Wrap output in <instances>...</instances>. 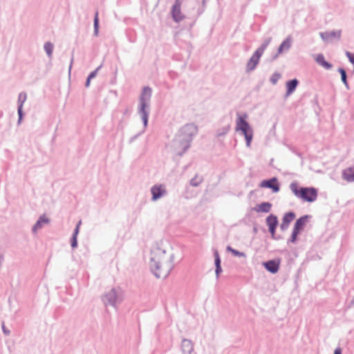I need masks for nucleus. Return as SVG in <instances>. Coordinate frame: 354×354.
Returning <instances> with one entry per match:
<instances>
[{
	"instance_id": "obj_23",
	"label": "nucleus",
	"mask_w": 354,
	"mask_h": 354,
	"mask_svg": "<svg viewBox=\"0 0 354 354\" xmlns=\"http://www.w3.org/2000/svg\"><path fill=\"white\" fill-rule=\"evenodd\" d=\"M316 62L326 69H330L332 68V64L326 62L324 55L322 54L317 55Z\"/></svg>"
},
{
	"instance_id": "obj_28",
	"label": "nucleus",
	"mask_w": 354,
	"mask_h": 354,
	"mask_svg": "<svg viewBox=\"0 0 354 354\" xmlns=\"http://www.w3.org/2000/svg\"><path fill=\"white\" fill-rule=\"evenodd\" d=\"M203 182V178L198 175H196L194 178L190 180V185L193 187L199 186Z\"/></svg>"
},
{
	"instance_id": "obj_38",
	"label": "nucleus",
	"mask_w": 354,
	"mask_h": 354,
	"mask_svg": "<svg viewBox=\"0 0 354 354\" xmlns=\"http://www.w3.org/2000/svg\"><path fill=\"white\" fill-rule=\"evenodd\" d=\"M101 66H99L98 68H97L94 71L91 72L88 77L90 78L91 80L93 79L94 77H96L97 75V71L100 68Z\"/></svg>"
},
{
	"instance_id": "obj_8",
	"label": "nucleus",
	"mask_w": 354,
	"mask_h": 354,
	"mask_svg": "<svg viewBox=\"0 0 354 354\" xmlns=\"http://www.w3.org/2000/svg\"><path fill=\"white\" fill-rule=\"evenodd\" d=\"M150 192L151 194V201L153 202L165 197L167 194L166 186L163 184H156L153 185L150 189Z\"/></svg>"
},
{
	"instance_id": "obj_42",
	"label": "nucleus",
	"mask_w": 354,
	"mask_h": 354,
	"mask_svg": "<svg viewBox=\"0 0 354 354\" xmlns=\"http://www.w3.org/2000/svg\"><path fill=\"white\" fill-rule=\"evenodd\" d=\"M91 79L87 77V80H86V84H85V86L86 87H88L90 86V82H91Z\"/></svg>"
},
{
	"instance_id": "obj_37",
	"label": "nucleus",
	"mask_w": 354,
	"mask_h": 354,
	"mask_svg": "<svg viewBox=\"0 0 354 354\" xmlns=\"http://www.w3.org/2000/svg\"><path fill=\"white\" fill-rule=\"evenodd\" d=\"M346 55L348 57V59H349V62L351 64H354V54L353 55L350 52L347 51V52H346Z\"/></svg>"
},
{
	"instance_id": "obj_26",
	"label": "nucleus",
	"mask_w": 354,
	"mask_h": 354,
	"mask_svg": "<svg viewBox=\"0 0 354 354\" xmlns=\"http://www.w3.org/2000/svg\"><path fill=\"white\" fill-rule=\"evenodd\" d=\"M44 48L48 57L51 58L54 49V45L51 42L47 41L44 44Z\"/></svg>"
},
{
	"instance_id": "obj_36",
	"label": "nucleus",
	"mask_w": 354,
	"mask_h": 354,
	"mask_svg": "<svg viewBox=\"0 0 354 354\" xmlns=\"http://www.w3.org/2000/svg\"><path fill=\"white\" fill-rule=\"evenodd\" d=\"M71 248L75 249L77 247V237L75 236H72L71 237Z\"/></svg>"
},
{
	"instance_id": "obj_43",
	"label": "nucleus",
	"mask_w": 354,
	"mask_h": 354,
	"mask_svg": "<svg viewBox=\"0 0 354 354\" xmlns=\"http://www.w3.org/2000/svg\"><path fill=\"white\" fill-rule=\"evenodd\" d=\"M73 58L71 59V64H70V66H69V68H68V73L69 74H71V68H72V65H73Z\"/></svg>"
},
{
	"instance_id": "obj_44",
	"label": "nucleus",
	"mask_w": 354,
	"mask_h": 354,
	"mask_svg": "<svg viewBox=\"0 0 354 354\" xmlns=\"http://www.w3.org/2000/svg\"><path fill=\"white\" fill-rule=\"evenodd\" d=\"M3 333H4L5 334H6V335L10 334V331H9V330H6V329L5 328V327H4V326H3Z\"/></svg>"
},
{
	"instance_id": "obj_18",
	"label": "nucleus",
	"mask_w": 354,
	"mask_h": 354,
	"mask_svg": "<svg viewBox=\"0 0 354 354\" xmlns=\"http://www.w3.org/2000/svg\"><path fill=\"white\" fill-rule=\"evenodd\" d=\"M295 218V214L292 212L285 214L282 219V223L280 225L281 230L282 231H286L288 228L290 223Z\"/></svg>"
},
{
	"instance_id": "obj_24",
	"label": "nucleus",
	"mask_w": 354,
	"mask_h": 354,
	"mask_svg": "<svg viewBox=\"0 0 354 354\" xmlns=\"http://www.w3.org/2000/svg\"><path fill=\"white\" fill-rule=\"evenodd\" d=\"M266 224L268 227H277L278 225L277 217L273 214H270L266 218Z\"/></svg>"
},
{
	"instance_id": "obj_1",
	"label": "nucleus",
	"mask_w": 354,
	"mask_h": 354,
	"mask_svg": "<svg viewBox=\"0 0 354 354\" xmlns=\"http://www.w3.org/2000/svg\"><path fill=\"white\" fill-rule=\"evenodd\" d=\"M174 255L166 240L156 242L151 247L149 267L157 278H166L174 267Z\"/></svg>"
},
{
	"instance_id": "obj_13",
	"label": "nucleus",
	"mask_w": 354,
	"mask_h": 354,
	"mask_svg": "<svg viewBox=\"0 0 354 354\" xmlns=\"http://www.w3.org/2000/svg\"><path fill=\"white\" fill-rule=\"evenodd\" d=\"M292 37L288 36L279 46L277 53L274 55V59H276L280 54L288 52L292 46Z\"/></svg>"
},
{
	"instance_id": "obj_2",
	"label": "nucleus",
	"mask_w": 354,
	"mask_h": 354,
	"mask_svg": "<svg viewBox=\"0 0 354 354\" xmlns=\"http://www.w3.org/2000/svg\"><path fill=\"white\" fill-rule=\"evenodd\" d=\"M152 92L151 88L149 86H144L138 97L137 112L143 122L144 129H145L148 125ZM144 131L145 130H143L142 132Z\"/></svg>"
},
{
	"instance_id": "obj_33",
	"label": "nucleus",
	"mask_w": 354,
	"mask_h": 354,
	"mask_svg": "<svg viewBox=\"0 0 354 354\" xmlns=\"http://www.w3.org/2000/svg\"><path fill=\"white\" fill-rule=\"evenodd\" d=\"M214 258H215V266H221V259L217 250H215L214 252Z\"/></svg>"
},
{
	"instance_id": "obj_25",
	"label": "nucleus",
	"mask_w": 354,
	"mask_h": 354,
	"mask_svg": "<svg viewBox=\"0 0 354 354\" xmlns=\"http://www.w3.org/2000/svg\"><path fill=\"white\" fill-rule=\"evenodd\" d=\"M272 41V37H268L266 38L263 42L261 44V45L256 50L257 52L259 53L260 54L263 55L264 53V50L268 47V46L270 44V43Z\"/></svg>"
},
{
	"instance_id": "obj_10",
	"label": "nucleus",
	"mask_w": 354,
	"mask_h": 354,
	"mask_svg": "<svg viewBox=\"0 0 354 354\" xmlns=\"http://www.w3.org/2000/svg\"><path fill=\"white\" fill-rule=\"evenodd\" d=\"M319 35L322 40L325 42H331L333 40H339L342 36L341 30H334L330 32H321Z\"/></svg>"
},
{
	"instance_id": "obj_27",
	"label": "nucleus",
	"mask_w": 354,
	"mask_h": 354,
	"mask_svg": "<svg viewBox=\"0 0 354 354\" xmlns=\"http://www.w3.org/2000/svg\"><path fill=\"white\" fill-rule=\"evenodd\" d=\"M226 250H227V251L230 252L235 257H243V258L246 257V254L244 252L236 250L230 246H227L226 248Z\"/></svg>"
},
{
	"instance_id": "obj_22",
	"label": "nucleus",
	"mask_w": 354,
	"mask_h": 354,
	"mask_svg": "<svg viewBox=\"0 0 354 354\" xmlns=\"http://www.w3.org/2000/svg\"><path fill=\"white\" fill-rule=\"evenodd\" d=\"M272 207V204L268 202H263L257 205L255 210L257 212H264L268 213L270 211Z\"/></svg>"
},
{
	"instance_id": "obj_30",
	"label": "nucleus",
	"mask_w": 354,
	"mask_h": 354,
	"mask_svg": "<svg viewBox=\"0 0 354 354\" xmlns=\"http://www.w3.org/2000/svg\"><path fill=\"white\" fill-rule=\"evenodd\" d=\"M230 127L229 125L222 127L221 129H218L216 131V136L221 137L225 136L228 131H230Z\"/></svg>"
},
{
	"instance_id": "obj_31",
	"label": "nucleus",
	"mask_w": 354,
	"mask_h": 354,
	"mask_svg": "<svg viewBox=\"0 0 354 354\" xmlns=\"http://www.w3.org/2000/svg\"><path fill=\"white\" fill-rule=\"evenodd\" d=\"M281 75L280 73L275 72L271 75L270 81L273 85H275L279 81V80L281 78Z\"/></svg>"
},
{
	"instance_id": "obj_7",
	"label": "nucleus",
	"mask_w": 354,
	"mask_h": 354,
	"mask_svg": "<svg viewBox=\"0 0 354 354\" xmlns=\"http://www.w3.org/2000/svg\"><path fill=\"white\" fill-rule=\"evenodd\" d=\"M102 299L106 306L116 307V304L122 300V291L120 289L112 288L104 295Z\"/></svg>"
},
{
	"instance_id": "obj_41",
	"label": "nucleus",
	"mask_w": 354,
	"mask_h": 354,
	"mask_svg": "<svg viewBox=\"0 0 354 354\" xmlns=\"http://www.w3.org/2000/svg\"><path fill=\"white\" fill-rule=\"evenodd\" d=\"M334 354H342V350L340 348H337L335 350Z\"/></svg>"
},
{
	"instance_id": "obj_17",
	"label": "nucleus",
	"mask_w": 354,
	"mask_h": 354,
	"mask_svg": "<svg viewBox=\"0 0 354 354\" xmlns=\"http://www.w3.org/2000/svg\"><path fill=\"white\" fill-rule=\"evenodd\" d=\"M50 223V219L45 215L43 214L39 216L37 221L33 225L32 228V233L35 234L39 230H41L44 225H47Z\"/></svg>"
},
{
	"instance_id": "obj_11",
	"label": "nucleus",
	"mask_w": 354,
	"mask_h": 354,
	"mask_svg": "<svg viewBox=\"0 0 354 354\" xmlns=\"http://www.w3.org/2000/svg\"><path fill=\"white\" fill-rule=\"evenodd\" d=\"M27 94L25 92H21L18 95L17 99V113L19 115V119L17 121V124H20L22 122L23 119V106L24 104L26 101Z\"/></svg>"
},
{
	"instance_id": "obj_5",
	"label": "nucleus",
	"mask_w": 354,
	"mask_h": 354,
	"mask_svg": "<svg viewBox=\"0 0 354 354\" xmlns=\"http://www.w3.org/2000/svg\"><path fill=\"white\" fill-rule=\"evenodd\" d=\"M198 133V127L194 123H188L183 126L176 133L191 146L194 136Z\"/></svg>"
},
{
	"instance_id": "obj_15",
	"label": "nucleus",
	"mask_w": 354,
	"mask_h": 354,
	"mask_svg": "<svg viewBox=\"0 0 354 354\" xmlns=\"http://www.w3.org/2000/svg\"><path fill=\"white\" fill-rule=\"evenodd\" d=\"M260 187L272 189L274 193L279 191V185L277 183V178H272L270 180H263L260 184Z\"/></svg>"
},
{
	"instance_id": "obj_21",
	"label": "nucleus",
	"mask_w": 354,
	"mask_h": 354,
	"mask_svg": "<svg viewBox=\"0 0 354 354\" xmlns=\"http://www.w3.org/2000/svg\"><path fill=\"white\" fill-rule=\"evenodd\" d=\"M299 82L297 80L294 79L286 82V96L291 95L296 89Z\"/></svg>"
},
{
	"instance_id": "obj_3",
	"label": "nucleus",
	"mask_w": 354,
	"mask_h": 354,
	"mask_svg": "<svg viewBox=\"0 0 354 354\" xmlns=\"http://www.w3.org/2000/svg\"><path fill=\"white\" fill-rule=\"evenodd\" d=\"M248 115L247 113H236L235 121V131L243 136L245 140L246 146L250 147L253 140L254 130L247 121Z\"/></svg>"
},
{
	"instance_id": "obj_34",
	"label": "nucleus",
	"mask_w": 354,
	"mask_h": 354,
	"mask_svg": "<svg viewBox=\"0 0 354 354\" xmlns=\"http://www.w3.org/2000/svg\"><path fill=\"white\" fill-rule=\"evenodd\" d=\"M299 232H297L294 230H292V234H291V236L289 239V242H291V243H295L296 241H297V236L298 235Z\"/></svg>"
},
{
	"instance_id": "obj_40",
	"label": "nucleus",
	"mask_w": 354,
	"mask_h": 354,
	"mask_svg": "<svg viewBox=\"0 0 354 354\" xmlns=\"http://www.w3.org/2000/svg\"><path fill=\"white\" fill-rule=\"evenodd\" d=\"M276 227H269V232H270L272 237L274 238L275 235Z\"/></svg>"
},
{
	"instance_id": "obj_39",
	"label": "nucleus",
	"mask_w": 354,
	"mask_h": 354,
	"mask_svg": "<svg viewBox=\"0 0 354 354\" xmlns=\"http://www.w3.org/2000/svg\"><path fill=\"white\" fill-rule=\"evenodd\" d=\"M221 272H222L221 266L216 267L215 273L216 275V278H218L219 274L221 273Z\"/></svg>"
},
{
	"instance_id": "obj_14",
	"label": "nucleus",
	"mask_w": 354,
	"mask_h": 354,
	"mask_svg": "<svg viewBox=\"0 0 354 354\" xmlns=\"http://www.w3.org/2000/svg\"><path fill=\"white\" fill-rule=\"evenodd\" d=\"M181 354H193L194 353V344L188 339H183L180 344Z\"/></svg>"
},
{
	"instance_id": "obj_12",
	"label": "nucleus",
	"mask_w": 354,
	"mask_h": 354,
	"mask_svg": "<svg viewBox=\"0 0 354 354\" xmlns=\"http://www.w3.org/2000/svg\"><path fill=\"white\" fill-rule=\"evenodd\" d=\"M261 56H262L261 54L257 52L256 50L254 51V53H253V55H252V57H250V59H249V61L247 63V65H246L247 72H251L256 68L257 66L258 65V64L259 62V60H260V58Z\"/></svg>"
},
{
	"instance_id": "obj_9",
	"label": "nucleus",
	"mask_w": 354,
	"mask_h": 354,
	"mask_svg": "<svg viewBox=\"0 0 354 354\" xmlns=\"http://www.w3.org/2000/svg\"><path fill=\"white\" fill-rule=\"evenodd\" d=\"M183 0H175L171 9V15L175 22H180L185 19V15L181 12V5Z\"/></svg>"
},
{
	"instance_id": "obj_29",
	"label": "nucleus",
	"mask_w": 354,
	"mask_h": 354,
	"mask_svg": "<svg viewBox=\"0 0 354 354\" xmlns=\"http://www.w3.org/2000/svg\"><path fill=\"white\" fill-rule=\"evenodd\" d=\"M94 35L97 36L99 32V19H98V12L97 11L95 14L94 17Z\"/></svg>"
},
{
	"instance_id": "obj_16",
	"label": "nucleus",
	"mask_w": 354,
	"mask_h": 354,
	"mask_svg": "<svg viewBox=\"0 0 354 354\" xmlns=\"http://www.w3.org/2000/svg\"><path fill=\"white\" fill-rule=\"evenodd\" d=\"M264 268L270 272L277 273L279 269L280 261L279 259L270 260L263 263Z\"/></svg>"
},
{
	"instance_id": "obj_4",
	"label": "nucleus",
	"mask_w": 354,
	"mask_h": 354,
	"mask_svg": "<svg viewBox=\"0 0 354 354\" xmlns=\"http://www.w3.org/2000/svg\"><path fill=\"white\" fill-rule=\"evenodd\" d=\"M292 192L298 198L308 202H314L317 198V190L314 187H301L299 189L298 184L292 182L290 185Z\"/></svg>"
},
{
	"instance_id": "obj_32",
	"label": "nucleus",
	"mask_w": 354,
	"mask_h": 354,
	"mask_svg": "<svg viewBox=\"0 0 354 354\" xmlns=\"http://www.w3.org/2000/svg\"><path fill=\"white\" fill-rule=\"evenodd\" d=\"M338 71L341 74V79L342 82L345 84L346 87H348V82L346 80V73L344 68H339Z\"/></svg>"
},
{
	"instance_id": "obj_6",
	"label": "nucleus",
	"mask_w": 354,
	"mask_h": 354,
	"mask_svg": "<svg viewBox=\"0 0 354 354\" xmlns=\"http://www.w3.org/2000/svg\"><path fill=\"white\" fill-rule=\"evenodd\" d=\"M168 147L174 153L182 156L189 149L190 145L176 134Z\"/></svg>"
},
{
	"instance_id": "obj_20",
	"label": "nucleus",
	"mask_w": 354,
	"mask_h": 354,
	"mask_svg": "<svg viewBox=\"0 0 354 354\" xmlns=\"http://www.w3.org/2000/svg\"><path fill=\"white\" fill-rule=\"evenodd\" d=\"M342 178L348 183L354 182V165L342 171Z\"/></svg>"
},
{
	"instance_id": "obj_19",
	"label": "nucleus",
	"mask_w": 354,
	"mask_h": 354,
	"mask_svg": "<svg viewBox=\"0 0 354 354\" xmlns=\"http://www.w3.org/2000/svg\"><path fill=\"white\" fill-rule=\"evenodd\" d=\"M310 217V216L308 215H305L300 217L295 222L293 230L299 232L301 231L304 229L306 224L307 223Z\"/></svg>"
},
{
	"instance_id": "obj_35",
	"label": "nucleus",
	"mask_w": 354,
	"mask_h": 354,
	"mask_svg": "<svg viewBox=\"0 0 354 354\" xmlns=\"http://www.w3.org/2000/svg\"><path fill=\"white\" fill-rule=\"evenodd\" d=\"M81 224H82V221H79L78 223L76 225V227H75V228L74 230V232H73L72 236H75L77 237L79 232H80V227Z\"/></svg>"
}]
</instances>
